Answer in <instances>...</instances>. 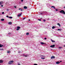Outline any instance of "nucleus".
<instances>
[{"label":"nucleus","mask_w":65,"mask_h":65,"mask_svg":"<svg viewBox=\"0 0 65 65\" xmlns=\"http://www.w3.org/2000/svg\"><path fill=\"white\" fill-rule=\"evenodd\" d=\"M13 62V61H9L8 64L9 65H11Z\"/></svg>","instance_id":"obj_1"},{"label":"nucleus","mask_w":65,"mask_h":65,"mask_svg":"<svg viewBox=\"0 0 65 65\" xmlns=\"http://www.w3.org/2000/svg\"><path fill=\"white\" fill-rule=\"evenodd\" d=\"M60 13H63V14H65V11L63 10H62L60 11Z\"/></svg>","instance_id":"obj_2"},{"label":"nucleus","mask_w":65,"mask_h":65,"mask_svg":"<svg viewBox=\"0 0 65 65\" xmlns=\"http://www.w3.org/2000/svg\"><path fill=\"white\" fill-rule=\"evenodd\" d=\"M21 28V27L20 26H18L17 27V29H16L18 31L20 30V29Z\"/></svg>","instance_id":"obj_3"},{"label":"nucleus","mask_w":65,"mask_h":65,"mask_svg":"<svg viewBox=\"0 0 65 65\" xmlns=\"http://www.w3.org/2000/svg\"><path fill=\"white\" fill-rule=\"evenodd\" d=\"M55 46V45H51L50 46V47H52V48L54 47Z\"/></svg>","instance_id":"obj_4"},{"label":"nucleus","mask_w":65,"mask_h":65,"mask_svg":"<svg viewBox=\"0 0 65 65\" xmlns=\"http://www.w3.org/2000/svg\"><path fill=\"white\" fill-rule=\"evenodd\" d=\"M55 56H53L51 58V59H55Z\"/></svg>","instance_id":"obj_5"},{"label":"nucleus","mask_w":65,"mask_h":65,"mask_svg":"<svg viewBox=\"0 0 65 65\" xmlns=\"http://www.w3.org/2000/svg\"><path fill=\"white\" fill-rule=\"evenodd\" d=\"M3 62V61L2 60H0V63H2Z\"/></svg>","instance_id":"obj_6"},{"label":"nucleus","mask_w":65,"mask_h":65,"mask_svg":"<svg viewBox=\"0 0 65 65\" xmlns=\"http://www.w3.org/2000/svg\"><path fill=\"white\" fill-rule=\"evenodd\" d=\"M51 41H52V42H55V41L54 40H53L52 39H51Z\"/></svg>","instance_id":"obj_7"},{"label":"nucleus","mask_w":65,"mask_h":65,"mask_svg":"<svg viewBox=\"0 0 65 65\" xmlns=\"http://www.w3.org/2000/svg\"><path fill=\"white\" fill-rule=\"evenodd\" d=\"M40 43H41V44H45V43L42 42H41Z\"/></svg>","instance_id":"obj_8"},{"label":"nucleus","mask_w":65,"mask_h":65,"mask_svg":"<svg viewBox=\"0 0 65 65\" xmlns=\"http://www.w3.org/2000/svg\"><path fill=\"white\" fill-rule=\"evenodd\" d=\"M3 46V45L0 44V47H2Z\"/></svg>","instance_id":"obj_9"},{"label":"nucleus","mask_w":65,"mask_h":65,"mask_svg":"<svg viewBox=\"0 0 65 65\" xmlns=\"http://www.w3.org/2000/svg\"><path fill=\"white\" fill-rule=\"evenodd\" d=\"M60 62H59V61H57V62H56V64H59L60 63Z\"/></svg>","instance_id":"obj_10"},{"label":"nucleus","mask_w":65,"mask_h":65,"mask_svg":"<svg viewBox=\"0 0 65 65\" xmlns=\"http://www.w3.org/2000/svg\"><path fill=\"white\" fill-rule=\"evenodd\" d=\"M8 24L9 25H11L12 24V22H9L8 23Z\"/></svg>","instance_id":"obj_11"},{"label":"nucleus","mask_w":65,"mask_h":65,"mask_svg":"<svg viewBox=\"0 0 65 65\" xmlns=\"http://www.w3.org/2000/svg\"><path fill=\"white\" fill-rule=\"evenodd\" d=\"M24 9H27V7L26 6H24Z\"/></svg>","instance_id":"obj_12"},{"label":"nucleus","mask_w":65,"mask_h":65,"mask_svg":"<svg viewBox=\"0 0 65 65\" xmlns=\"http://www.w3.org/2000/svg\"><path fill=\"white\" fill-rule=\"evenodd\" d=\"M21 15H22V14H18V17H21Z\"/></svg>","instance_id":"obj_13"},{"label":"nucleus","mask_w":65,"mask_h":65,"mask_svg":"<svg viewBox=\"0 0 65 65\" xmlns=\"http://www.w3.org/2000/svg\"><path fill=\"white\" fill-rule=\"evenodd\" d=\"M51 7L52 8L53 7V8L54 9H56V8H55V7L54 6H52Z\"/></svg>","instance_id":"obj_14"},{"label":"nucleus","mask_w":65,"mask_h":65,"mask_svg":"<svg viewBox=\"0 0 65 65\" xmlns=\"http://www.w3.org/2000/svg\"><path fill=\"white\" fill-rule=\"evenodd\" d=\"M3 4V2H0V5H1V4Z\"/></svg>","instance_id":"obj_15"},{"label":"nucleus","mask_w":65,"mask_h":65,"mask_svg":"<svg viewBox=\"0 0 65 65\" xmlns=\"http://www.w3.org/2000/svg\"><path fill=\"white\" fill-rule=\"evenodd\" d=\"M57 25H59V27H60V26H61V25H60V24L59 23H57Z\"/></svg>","instance_id":"obj_16"},{"label":"nucleus","mask_w":65,"mask_h":65,"mask_svg":"<svg viewBox=\"0 0 65 65\" xmlns=\"http://www.w3.org/2000/svg\"><path fill=\"white\" fill-rule=\"evenodd\" d=\"M1 21H4V19H1Z\"/></svg>","instance_id":"obj_17"},{"label":"nucleus","mask_w":65,"mask_h":65,"mask_svg":"<svg viewBox=\"0 0 65 65\" xmlns=\"http://www.w3.org/2000/svg\"><path fill=\"white\" fill-rule=\"evenodd\" d=\"M9 18L10 19H12V17H9Z\"/></svg>","instance_id":"obj_18"},{"label":"nucleus","mask_w":65,"mask_h":65,"mask_svg":"<svg viewBox=\"0 0 65 65\" xmlns=\"http://www.w3.org/2000/svg\"><path fill=\"white\" fill-rule=\"evenodd\" d=\"M58 31H61V30H62V29H58Z\"/></svg>","instance_id":"obj_19"},{"label":"nucleus","mask_w":65,"mask_h":65,"mask_svg":"<svg viewBox=\"0 0 65 65\" xmlns=\"http://www.w3.org/2000/svg\"><path fill=\"white\" fill-rule=\"evenodd\" d=\"M7 53L8 54H9L10 53V51H7Z\"/></svg>","instance_id":"obj_20"},{"label":"nucleus","mask_w":65,"mask_h":65,"mask_svg":"<svg viewBox=\"0 0 65 65\" xmlns=\"http://www.w3.org/2000/svg\"><path fill=\"white\" fill-rule=\"evenodd\" d=\"M55 28V26H53L52 27V29H54Z\"/></svg>","instance_id":"obj_21"},{"label":"nucleus","mask_w":65,"mask_h":65,"mask_svg":"<svg viewBox=\"0 0 65 65\" xmlns=\"http://www.w3.org/2000/svg\"><path fill=\"white\" fill-rule=\"evenodd\" d=\"M29 32L27 33L26 34L27 35H29Z\"/></svg>","instance_id":"obj_22"},{"label":"nucleus","mask_w":65,"mask_h":65,"mask_svg":"<svg viewBox=\"0 0 65 65\" xmlns=\"http://www.w3.org/2000/svg\"><path fill=\"white\" fill-rule=\"evenodd\" d=\"M22 53L20 51H19L18 52V53Z\"/></svg>","instance_id":"obj_23"},{"label":"nucleus","mask_w":65,"mask_h":65,"mask_svg":"<svg viewBox=\"0 0 65 65\" xmlns=\"http://www.w3.org/2000/svg\"><path fill=\"white\" fill-rule=\"evenodd\" d=\"M41 59H45V58H43L42 57H41Z\"/></svg>","instance_id":"obj_24"},{"label":"nucleus","mask_w":65,"mask_h":65,"mask_svg":"<svg viewBox=\"0 0 65 65\" xmlns=\"http://www.w3.org/2000/svg\"><path fill=\"white\" fill-rule=\"evenodd\" d=\"M26 18V17H25L23 19V20H25V19Z\"/></svg>","instance_id":"obj_25"},{"label":"nucleus","mask_w":65,"mask_h":65,"mask_svg":"<svg viewBox=\"0 0 65 65\" xmlns=\"http://www.w3.org/2000/svg\"><path fill=\"white\" fill-rule=\"evenodd\" d=\"M43 22H45V21H46V20H45L44 19L43 20Z\"/></svg>","instance_id":"obj_26"},{"label":"nucleus","mask_w":65,"mask_h":65,"mask_svg":"<svg viewBox=\"0 0 65 65\" xmlns=\"http://www.w3.org/2000/svg\"><path fill=\"white\" fill-rule=\"evenodd\" d=\"M8 34H9H9H11V33L10 32H9L8 33Z\"/></svg>","instance_id":"obj_27"},{"label":"nucleus","mask_w":65,"mask_h":65,"mask_svg":"<svg viewBox=\"0 0 65 65\" xmlns=\"http://www.w3.org/2000/svg\"><path fill=\"white\" fill-rule=\"evenodd\" d=\"M62 48V47H59V48Z\"/></svg>","instance_id":"obj_28"},{"label":"nucleus","mask_w":65,"mask_h":65,"mask_svg":"<svg viewBox=\"0 0 65 65\" xmlns=\"http://www.w3.org/2000/svg\"><path fill=\"white\" fill-rule=\"evenodd\" d=\"M42 57H44V56H43V55L41 56Z\"/></svg>","instance_id":"obj_29"},{"label":"nucleus","mask_w":65,"mask_h":65,"mask_svg":"<svg viewBox=\"0 0 65 65\" xmlns=\"http://www.w3.org/2000/svg\"><path fill=\"white\" fill-rule=\"evenodd\" d=\"M14 8H16L17 7H16V6H14Z\"/></svg>","instance_id":"obj_30"},{"label":"nucleus","mask_w":65,"mask_h":65,"mask_svg":"<svg viewBox=\"0 0 65 65\" xmlns=\"http://www.w3.org/2000/svg\"><path fill=\"white\" fill-rule=\"evenodd\" d=\"M34 65H38L37 64H34Z\"/></svg>","instance_id":"obj_31"},{"label":"nucleus","mask_w":65,"mask_h":65,"mask_svg":"<svg viewBox=\"0 0 65 65\" xmlns=\"http://www.w3.org/2000/svg\"><path fill=\"white\" fill-rule=\"evenodd\" d=\"M44 39H45V40H46V38H44Z\"/></svg>","instance_id":"obj_32"},{"label":"nucleus","mask_w":65,"mask_h":65,"mask_svg":"<svg viewBox=\"0 0 65 65\" xmlns=\"http://www.w3.org/2000/svg\"><path fill=\"white\" fill-rule=\"evenodd\" d=\"M6 17H7V18H9V17H8V16H6Z\"/></svg>","instance_id":"obj_33"},{"label":"nucleus","mask_w":65,"mask_h":65,"mask_svg":"<svg viewBox=\"0 0 65 65\" xmlns=\"http://www.w3.org/2000/svg\"><path fill=\"white\" fill-rule=\"evenodd\" d=\"M4 12H2V14H4Z\"/></svg>","instance_id":"obj_34"},{"label":"nucleus","mask_w":65,"mask_h":65,"mask_svg":"<svg viewBox=\"0 0 65 65\" xmlns=\"http://www.w3.org/2000/svg\"><path fill=\"white\" fill-rule=\"evenodd\" d=\"M39 21H41V19H38Z\"/></svg>","instance_id":"obj_35"},{"label":"nucleus","mask_w":65,"mask_h":65,"mask_svg":"<svg viewBox=\"0 0 65 65\" xmlns=\"http://www.w3.org/2000/svg\"><path fill=\"white\" fill-rule=\"evenodd\" d=\"M55 10L56 11H58V10H57V9H55Z\"/></svg>","instance_id":"obj_36"},{"label":"nucleus","mask_w":65,"mask_h":65,"mask_svg":"<svg viewBox=\"0 0 65 65\" xmlns=\"http://www.w3.org/2000/svg\"><path fill=\"white\" fill-rule=\"evenodd\" d=\"M23 0H21V2H23Z\"/></svg>","instance_id":"obj_37"},{"label":"nucleus","mask_w":65,"mask_h":65,"mask_svg":"<svg viewBox=\"0 0 65 65\" xmlns=\"http://www.w3.org/2000/svg\"><path fill=\"white\" fill-rule=\"evenodd\" d=\"M1 50H3V49H0V51H1Z\"/></svg>","instance_id":"obj_38"},{"label":"nucleus","mask_w":65,"mask_h":65,"mask_svg":"<svg viewBox=\"0 0 65 65\" xmlns=\"http://www.w3.org/2000/svg\"><path fill=\"white\" fill-rule=\"evenodd\" d=\"M40 14H42V13H40Z\"/></svg>","instance_id":"obj_39"},{"label":"nucleus","mask_w":65,"mask_h":65,"mask_svg":"<svg viewBox=\"0 0 65 65\" xmlns=\"http://www.w3.org/2000/svg\"><path fill=\"white\" fill-rule=\"evenodd\" d=\"M1 6L2 7H3V5H1Z\"/></svg>","instance_id":"obj_40"},{"label":"nucleus","mask_w":65,"mask_h":65,"mask_svg":"<svg viewBox=\"0 0 65 65\" xmlns=\"http://www.w3.org/2000/svg\"><path fill=\"white\" fill-rule=\"evenodd\" d=\"M25 57H27V55H25L24 56Z\"/></svg>","instance_id":"obj_41"},{"label":"nucleus","mask_w":65,"mask_h":65,"mask_svg":"<svg viewBox=\"0 0 65 65\" xmlns=\"http://www.w3.org/2000/svg\"><path fill=\"white\" fill-rule=\"evenodd\" d=\"M18 65H21L20 64H19V63H18Z\"/></svg>","instance_id":"obj_42"},{"label":"nucleus","mask_w":65,"mask_h":65,"mask_svg":"<svg viewBox=\"0 0 65 65\" xmlns=\"http://www.w3.org/2000/svg\"><path fill=\"white\" fill-rule=\"evenodd\" d=\"M23 10H22V9H21V11H22Z\"/></svg>","instance_id":"obj_43"},{"label":"nucleus","mask_w":65,"mask_h":65,"mask_svg":"<svg viewBox=\"0 0 65 65\" xmlns=\"http://www.w3.org/2000/svg\"><path fill=\"white\" fill-rule=\"evenodd\" d=\"M7 11H8V10H8V9H7Z\"/></svg>","instance_id":"obj_44"},{"label":"nucleus","mask_w":65,"mask_h":65,"mask_svg":"<svg viewBox=\"0 0 65 65\" xmlns=\"http://www.w3.org/2000/svg\"><path fill=\"white\" fill-rule=\"evenodd\" d=\"M20 9H19V10H20Z\"/></svg>","instance_id":"obj_45"},{"label":"nucleus","mask_w":65,"mask_h":65,"mask_svg":"<svg viewBox=\"0 0 65 65\" xmlns=\"http://www.w3.org/2000/svg\"><path fill=\"white\" fill-rule=\"evenodd\" d=\"M28 21H30V19L28 20Z\"/></svg>","instance_id":"obj_46"},{"label":"nucleus","mask_w":65,"mask_h":65,"mask_svg":"<svg viewBox=\"0 0 65 65\" xmlns=\"http://www.w3.org/2000/svg\"><path fill=\"white\" fill-rule=\"evenodd\" d=\"M60 62H62V61H60Z\"/></svg>","instance_id":"obj_47"},{"label":"nucleus","mask_w":65,"mask_h":65,"mask_svg":"<svg viewBox=\"0 0 65 65\" xmlns=\"http://www.w3.org/2000/svg\"><path fill=\"white\" fill-rule=\"evenodd\" d=\"M64 8H65V6L64 7Z\"/></svg>","instance_id":"obj_48"},{"label":"nucleus","mask_w":65,"mask_h":65,"mask_svg":"<svg viewBox=\"0 0 65 65\" xmlns=\"http://www.w3.org/2000/svg\"><path fill=\"white\" fill-rule=\"evenodd\" d=\"M22 14V13H21V14Z\"/></svg>","instance_id":"obj_49"},{"label":"nucleus","mask_w":65,"mask_h":65,"mask_svg":"<svg viewBox=\"0 0 65 65\" xmlns=\"http://www.w3.org/2000/svg\"><path fill=\"white\" fill-rule=\"evenodd\" d=\"M64 46H65V45H64Z\"/></svg>","instance_id":"obj_50"},{"label":"nucleus","mask_w":65,"mask_h":65,"mask_svg":"<svg viewBox=\"0 0 65 65\" xmlns=\"http://www.w3.org/2000/svg\"><path fill=\"white\" fill-rule=\"evenodd\" d=\"M0 65H1V64H0Z\"/></svg>","instance_id":"obj_51"}]
</instances>
